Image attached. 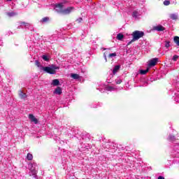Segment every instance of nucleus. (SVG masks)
Returning a JSON list of instances; mask_svg holds the SVG:
<instances>
[{"mask_svg": "<svg viewBox=\"0 0 179 179\" xmlns=\"http://www.w3.org/2000/svg\"><path fill=\"white\" fill-rule=\"evenodd\" d=\"M120 83H121V81H118V83H117V85L120 84Z\"/></svg>", "mask_w": 179, "mask_h": 179, "instance_id": "72a5a7b5", "label": "nucleus"}, {"mask_svg": "<svg viewBox=\"0 0 179 179\" xmlns=\"http://www.w3.org/2000/svg\"><path fill=\"white\" fill-rule=\"evenodd\" d=\"M29 119L31 120V122H34L35 124H38V120L34 117V115L29 114Z\"/></svg>", "mask_w": 179, "mask_h": 179, "instance_id": "423d86ee", "label": "nucleus"}, {"mask_svg": "<svg viewBox=\"0 0 179 179\" xmlns=\"http://www.w3.org/2000/svg\"><path fill=\"white\" fill-rule=\"evenodd\" d=\"M71 78H72L73 79H80V76H79V74H76V73H71Z\"/></svg>", "mask_w": 179, "mask_h": 179, "instance_id": "f8f14e48", "label": "nucleus"}, {"mask_svg": "<svg viewBox=\"0 0 179 179\" xmlns=\"http://www.w3.org/2000/svg\"><path fill=\"white\" fill-rule=\"evenodd\" d=\"M51 68L54 69V71H55L56 69H59V67L55 65H52Z\"/></svg>", "mask_w": 179, "mask_h": 179, "instance_id": "cd10ccee", "label": "nucleus"}, {"mask_svg": "<svg viewBox=\"0 0 179 179\" xmlns=\"http://www.w3.org/2000/svg\"><path fill=\"white\" fill-rule=\"evenodd\" d=\"M54 93H55L56 94H59L61 95L62 94V88H61V87H57L55 90Z\"/></svg>", "mask_w": 179, "mask_h": 179, "instance_id": "6e6552de", "label": "nucleus"}, {"mask_svg": "<svg viewBox=\"0 0 179 179\" xmlns=\"http://www.w3.org/2000/svg\"><path fill=\"white\" fill-rule=\"evenodd\" d=\"M120 68H121V66L120 65H117L115 66L113 71V73H114V75H115V73H117L118 71H120Z\"/></svg>", "mask_w": 179, "mask_h": 179, "instance_id": "9d476101", "label": "nucleus"}, {"mask_svg": "<svg viewBox=\"0 0 179 179\" xmlns=\"http://www.w3.org/2000/svg\"><path fill=\"white\" fill-rule=\"evenodd\" d=\"M153 29L157 30V31H164L166 29L162 25H158V26L154 27Z\"/></svg>", "mask_w": 179, "mask_h": 179, "instance_id": "0eeeda50", "label": "nucleus"}, {"mask_svg": "<svg viewBox=\"0 0 179 179\" xmlns=\"http://www.w3.org/2000/svg\"><path fill=\"white\" fill-rule=\"evenodd\" d=\"M148 72H149V68L145 70H140L141 75H146Z\"/></svg>", "mask_w": 179, "mask_h": 179, "instance_id": "dca6fc26", "label": "nucleus"}, {"mask_svg": "<svg viewBox=\"0 0 179 179\" xmlns=\"http://www.w3.org/2000/svg\"><path fill=\"white\" fill-rule=\"evenodd\" d=\"M27 160H33V155L31 154V153H28L27 155Z\"/></svg>", "mask_w": 179, "mask_h": 179, "instance_id": "a211bd4d", "label": "nucleus"}, {"mask_svg": "<svg viewBox=\"0 0 179 179\" xmlns=\"http://www.w3.org/2000/svg\"><path fill=\"white\" fill-rule=\"evenodd\" d=\"M35 65L36 66H38V68H41V63H40V62H38V60H36L35 61Z\"/></svg>", "mask_w": 179, "mask_h": 179, "instance_id": "aec40b11", "label": "nucleus"}, {"mask_svg": "<svg viewBox=\"0 0 179 179\" xmlns=\"http://www.w3.org/2000/svg\"><path fill=\"white\" fill-rule=\"evenodd\" d=\"M7 16L9 17H13V16H16V13L11 12V13H7Z\"/></svg>", "mask_w": 179, "mask_h": 179, "instance_id": "6ab92c4d", "label": "nucleus"}, {"mask_svg": "<svg viewBox=\"0 0 179 179\" xmlns=\"http://www.w3.org/2000/svg\"><path fill=\"white\" fill-rule=\"evenodd\" d=\"M19 96L20 97V99H26V97H27V94H26V93H23L22 90H20Z\"/></svg>", "mask_w": 179, "mask_h": 179, "instance_id": "1a4fd4ad", "label": "nucleus"}, {"mask_svg": "<svg viewBox=\"0 0 179 179\" xmlns=\"http://www.w3.org/2000/svg\"><path fill=\"white\" fill-rule=\"evenodd\" d=\"M30 166V176H34V177H36V174H37V171H36V169H34V167H33V164H29Z\"/></svg>", "mask_w": 179, "mask_h": 179, "instance_id": "39448f33", "label": "nucleus"}, {"mask_svg": "<svg viewBox=\"0 0 179 179\" xmlns=\"http://www.w3.org/2000/svg\"><path fill=\"white\" fill-rule=\"evenodd\" d=\"M103 50H106V48H104Z\"/></svg>", "mask_w": 179, "mask_h": 179, "instance_id": "f704fd0d", "label": "nucleus"}, {"mask_svg": "<svg viewBox=\"0 0 179 179\" xmlns=\"http://www.w3.org/2000/svg\"><path fill=\"white\" fill-rule=\"evenodd\" d=\"M103 57L105 58V62H107V55H106V53L103 54Z\"/></svg>", "mask_w": 179, "mask_h": 179, "instance_id": "7c9ffc66", "label": "nucleus"}, {"mask_svg": "<svg viewBox=\"0 0 179 179\" xmlns=\"http://www.w3.org/2000/svg\"><path fill=\"white\" fill-rule=\"evenodd\" d=\"M106 90L111 92V90H114V87H113L111 86H108L106 87Z\"/></svg>", "mask_w": 179, "mask_h": 179, "instance_id": "b1692460", "label": "nucleus"}, {"mask_svg": "<svg viewBox=\"0 0 179 179\" xmlns=\"http://www.w3.org/2000/svg\"><path fill=\"white\" fill-rule=\"evenodd\" d=\"M133 17H138V11H134L132 13Z\"/></svg>", "mask_w": 179, "mask_h": 179, "instance_id": "5701e85b", "label": "nucleus"}, {"mask_svg": "<svg viewBox=\"0 0 179 179\" xmlns=\"http://www.w3.org/2000/svg\"><path fill=\"white\" fill-rule=\"evenodd\" d=\"M50 20V17H45L43 18H42V20H41V23H47V22H48Z\"/></svg>", "mask_w": 179, "mask_h": 179, "instance_id": "2eb2a0df", "label": "nucleus"}, {"mask_svg": "<svg viewBox=\"0 0 179 179\" xmlns=\"http://www.w3.org/2000/svg\"><path fill=\"white\" fill-rule=\"evenodd\" d=\"M157 179H164V176H159Z\"/></svg>", "mask_w": 179, "mask_h": 179, "instance_id": "2f4dec72", "label": "nucleus"}, {"mask_svg": "<svg viewBox=\"0 0 179 179\" xmlns=\"http://www.w3.org/2000/svg\"><path fill=\"white\" fill-rule=\"evenodd\" d=\"M83 20V19L82 17H79L78 19H77L76 20V22H78V23H82Z\"/></svg>", "mask_w": 179, "mask_h": 179, "instance_id": "a878e982", "label": "nucleus"}, {"mask_svg": "<svg viewBox=\"0 0 179 179\" xmlns=\"http://www.w3.org/2000/svg\"><path fill=\"white\" fill-rule=\"evenodd\" d=\"M117 40L122 41V38H124V34H118L116 36Z\"/></svg>", "mask_w": 179, "mask_h": 179, "instance_id": "4468645a", "label": "nucleus"}, {"mask_svg": "<svg viewBox=\"0 0 179 179\" xmlns=\"http://www.w3.org/2000/svg\"><path fill=\"white\" fill-rule=\"evenodd\" d=\"M169 17L172 19V20H177V19H178V17L176 14H171Z\"/></svg>", "mask_w": 179, "mask_h": 179, "instance_id": "ddd939ff", "label": "nucleus"}, {"mask_svg": "<svg viewBox=\"0 0 179 179\" xmlns=\"http://www.w3.org/2000/svg\"><path fill=\"white\" fill-rule=\"evenodd\" d=\"M164 5H165V6H169V5H170V1H169V0L164 1Z\"/></svg>", "mask_w": 179, "mask_h": 179, "instance_id": "4be33fe9", "label": "nucleus"}, {"mask_svg": "<svg viewBox=\"0 0 179 179\" xmlns=\"http://www.w3.org/2000/svg\"><path fill=\"white\" fill-rule=\"evenodd\" d=\"M73 9H75V8H73V7H68L66 9L61 10L59 11V13H62V15H69L71 13L73 12Z\"/></svg>", "mask_w": 179, "mask_h": 179, "instance_id": "7ed1b4c3", "label": "nucleus"}, {"mask_svg": "<svg viewBox=\"0 0 179 179\" xmlns=\"http://www.w3.org/2000/svg\"><path fill=\"white\" fill-rule=\"evenodd\" d=\"M165 47L166 48H169V47H170V41H166V42Z\"/></svg>", "mask_w": 179, "mask_h": 179, "instance_id": "c85d7f7f", "label": "nucleus"}, {"mask_svg": "<svg viewBox=\"0 0 179 179\" xmlns=\"http://www.w3.org/2000/svg\"><path fill=\"white\" fill-rule=\"evenodd\" d=\"M177 59H178V55H175L173 57V61H177Z\"/></svg>", "mask_w": 179, "mask_h": 179, "instance_id": "bb28decb", "label": "nucleus"}, {"mask_svg": "<svg viewBox=\"0 0 179 179\" xmlns=\"http://www.w3.org/2000/svg\"><path fill=\"white\" fill-rule=\"evenodd\" d=\"M41 69H43V71H44L45 72H47V73H50V75H55V73H57V71L54 70L52 67L41 66Z\"/></svg>", "mask_w": 179, "mask_h": 179, "instance_id": "f03ea898", "label": "nucleus"}, {"mask_svg": "<svg viewBox=\"0 0 179 179\" xmlns=\"http://www.w3.org/2000/svg\"><path fill=\"white\" fill-rule=\"evenodd\" d=\"M20 24L22 25V24H24L25 26H27V22H20Z\"/></svg>", "mask_w": 179, "mask_h": 179, "instance_id": "c756f323", "label": "nucleus"}, {"mask_svg": "<svg viewBox=\"0 0 179 179\" xmlns=\"http://www.w3.org/2000/svg\"><path fill=\"white\" fill-rule=\"evenodd\" d=\"M157 62H159V58H153L149 61L148 66L150 68H151V66H156Z\"/></svg>", "mask_w": 179, "mask_h": 179, "instance_id": "20e7f679", "label": "nucleus"}, {"mask_svg": "<svg viewBox=\"0 0 179 179\" xmlns=\"http://www.w3.org/2000/svg\"><path fill=\"white\" fill-rule=\"evenodd\" d=\"M42 58H43V59L44 61H46V62L50 61V59L48 58V56H47V55H43V56H42Z\"/></svg>", "mask_w": 179, "mask_h": 179, "instance_id": "412c9836", "label": "nucleus"}, {"mask_svg": "<svg viewBox=\"0 0 179 179\" xmlns=\"http://www.w3.org/2000/svg\"><path fill=\"white\" fill-rule=\"evenodd\" d=\"M131 36H133V39L127 43V45H131L134 41H136V40L142 38V37L145 36V32L142 31H134Z\"/></svg>", "mask_w": 179, "mask_h": 179, "instance_id": "f257e3e1", "label": "nucleus"}, {"mask_svg": "<svg viewBox=\"0 0 179 179\" xmlns=\"http://www.w3.org/2000/svg\"><path fill=\"white\" fill-rule=\"evenodd\" d=\"M59 8H62V4H58Z\"/></svg>", "mask_w": 179, "mask_h": 179, "instance_id": "473e14b6", "label": "nucleus"}, {"mask_svg": "<svg viewBox=\"0 0 179 179\" xmlns=\"http://www.w3.org/2000/svg\"><path fill=\"white\" fill-rule=\"evenodd\" d=\"M174 43L179 46V36H175L173 38Z\"/></svg>", "mask_w": 179, "mask_h": 179, "instance_id": "f3484780", "label": "nucleus"}, {"mask_svg": "<svg viewBox=\"0 0 179 179\" xmlns=\"http://www.w3.org/2000/svg\"><path fill=\"white\" fill-rule=\"evenodd\" d=\"M109 58H111V57H117V53L114 52V53H110L108 55Z\"/></svg>", "mask_w": 179, "mask_h": 179, "instance_id": "393cba45", "label": "nucleus"}, {"mask_svg": "<svg viewBox=\"0 0 179 179\" xmlns=\"http://www.w3.org/2000/svg\"><path fill=\"white\" fill-rule=\"evenodd\" d=\"M52 85L53 86H59V79H55L52 81Z\"/></svg>", "mask_w": 179, "mask_h": 179, "instance_id": "9b49d317", "label": "nucleus"}]
</instances>
